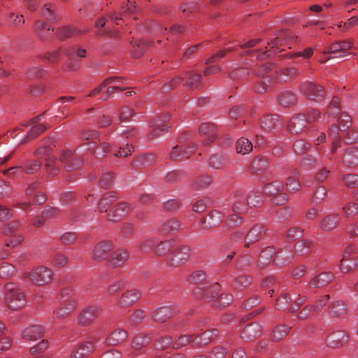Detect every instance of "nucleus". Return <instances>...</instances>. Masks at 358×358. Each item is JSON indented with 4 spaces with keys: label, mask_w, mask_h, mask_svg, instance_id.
<instances>
[{
    "label": "nucleus",
    "mask_w": 358,
    "mask_h": 358,
    "mask_svg": "<svg viewBox=\"0 0 358 358\" xmlns=\"http://www.w3.org/2000/svg\"><path fill=\"white\" fill-rule=\"evenodd\" d=\"M5 303L10 310H15L22 307V290L20 285L8 282L5 286Z\"/></svg>",
    "instance_id": "f257e3e1"
},
{
    "label": "nucleus",
    "mask_w": 358,
    "mask_h": 358,
    "mask_svg": "<svg viewBox=\"0 0 358 358\" xmlns=\"http://www.w3.org/2000/svg\"><path fill=\"white\" fill-rule=\"evenodd\" d=\"M24 277L29 278L31 282L38 286H43L51 281L53 273L50 268L40 266L30 272H24Z\"/></svg>",
    "instance_id": "f03ea898"
},
{
    "label": "nucleus",
    "mask_w": 358,
    "mask_h": 358,
    "mask_svg": "<svg viewBox=\"0 0 358 358\" xmlns=\"http://www.w3.org/2000/svg\"><path fill=\"white\" fill-rule=\"evenodd\" d=\"M277 72L272 67L271 64H266L265 66H259L253 70V73L262 80L259 81L258 85L255 88L257 93H263L268 88V83H270L273 79V73Z\"/></svg>",
    "instance_id": "7ed1b4c3"
},
{
    "label": "nucleus",
    "mask_w": 358,
    "mask_h": 358,
    "mask_svg": "<svg viewBox=\"0 0 358 358\" xmlns=\"http://www.w3.org/2000/svg\"><path fill=\"white\" fill-rule=\"evenodd\" d=\"M190 249L186 245H173L171 252L166 258L167 262L172 266H179L185 263L189 256Z\"/></svg>",
    "instance_id": "20e7f679"
},
{
    "label": "nucleus",
    "mask_w": 358,
    "mask_h": 358,
    "mask_svg": "<svg viewBox=\"0 0 358 358\" xmlns=\"http://www.w3.org/2000/svg\"><path fill=\"white\" fill-rule=\"evenodd\" d=\"M72 290L71 289H66L63 290L61 293L62 301L60 303V306L57 311L53 310V313H56L58 318H64L70 314L76 308L77 304V300L74 297H70L65 299Z\"/></svg>",
    "instance_id": "39448f33"
},
{
    "label": "nucleus",
    "mask_w": 358,
    "mask_h": 358,
    "mask_svg": "<svg viewBox=\"0 0 358 358\" xmlns=\"http://www.w3.org/2000/svg\"><path fill=\"white\" fill-rule=\"evenodd\" d=\"M284 185L279 181H274L265 186V194L270 196H274V203L282 205L288 200L287 194L282 192Z\"/></svg>",
    "instance_id": "423d86ee"
},
{
    "label": "nucleus",
    "mask_w": 358,
    "mask_h": 358,
    "mask_svg": "<svg viewBox=\"0 0 358 358\" xmlns=\"http://www.w3.org/2000/svg\"><path fill=\"white\" fill-rule=\"evenodd\" d=\"M300 91L308 99L319 101L324 95V89L322 86L310 81L303 83L300 87Z\"/></svg>",
    "instance_id": "0eeeda50"
},
{
    "label": "nucleus",
    "mask_w": 358,
    "mask_h": 358,
    "mask_svg": "<svg viewBox=\"0 0 358 358\" xmlns=\"http://www.w3.org/2000/svg\"><path fill=\"white\" fill-rule=\"evenodd\" d=\"M4 234L10 236V239L6 243V246L15 248L21 243V229L20 222L13 221L7 224Z\"/></svg>",
    "instance_id": "6e6552de"
},
{
    "label": "nucleus",
    "mask_w": 358,
    "mask_h": 358,
    "mask_svg": "<svg viewBox=\"0 0 358 358\" xmlns=\"http://www.w3.org/2000/svg\"><path fill=\"white\" fill-rule=\"evenodd\" d=\"M220 290V285L219 283L215 282L213 284H210L206 282L197 287L194 289V294L195 295H201L206 301L209 299L214 298L218 294Z\"/></svg>",
    "instance_id": "1a4fd4ad"
},
{
    "label": "nucleus",
    "mask_w": 358,
    "mask_h": 358,
    "mask_svg": "<svg viewBox=\"0 0 358 358\" xmlns=\"http://www.w3.org/2000/svg\"><path fill=\"white\" fill-rule=\"evenodd\" d=\"M38 184L36 182H34L31 184L27 189V196L29 198L28 203L24 201V210L29 206L31 201H32L36 205H40L45 202L46 196L40 190L37 189Z\"/></svg>",
    "instance_id": "9d476101"
},
{
    "label": "nucleus",
    "mask_w": 358,
    "mask_h": 358,
    "mask_svg": "<svg viewBox=\"0 0 358 358\" xmlns=\"http://www.w3.org/2000/svg\"><path fill=\"white\" fill-rule=\"evenodd\" d=\"M61 161L64 164L65 169L68 171H73L78 169L82 164V160L71 150L63 151L61 156Z\"/></svg>",
    "instance_id": "9b49d317"
},
{
    "label": "nucleus",
    "mask_w": 358,
    "mask_h": 358,
    "mask_svg": "<svg viewBox=\"0 0 358 358\" xmlns=\"http://www.w3.org/2000/svg\"><path fill=\"white\" fill-rule=\"evenodd\" d=\"M169 120V115L164 114L157 117L153 120L151 126L155 127L152 131L149 134V138L152 139L155 137L159 136L164 132L168 131L169 127L166 124Z\"/></svg>",
    "instance_id": "f8f14e48"
},
{
    "label": "nucleus",
    "mask_w": 358,
    "mask_h": 358,
    "mask_svg": "<svg viewBox=\"0 0 358 358\" xmlns=\"http://www.w3.org/2000/svg\"><path fill=\"white\" fill-rule=\"evenodd\" d=\"M131 209V206L127 203H119L110 210L108 215V219L111 222H117L129 213Z\"/></svg>",
    "instance_id": "ddd939ff"
},
{
    "label": "nucleus",
    "mask_w": 358,
    "mask_h": 358,
    "mask_svg": "<svg viewBox=\"0 0 358 358\" xmlns=\"http://www.w3.org/2000/svg\"><path fill=\"white\" fill-rule=\"evenodd\" d=\"M138 9L135 2L128 0L127 3L121 7V10L118 13L114 12L110 15V18L117 24H120V22L124 21L126 15L135 13Z\"/></svg>",
    "instance_id": "4468645a"
},
{
    "label": "nucleus",
    "mask_w": 358,
    "mask_h": 358,
    "mask_svg": "<svg viewBox=\"0 0 358 358\" xmlns=\"http://www.w3.org/2000/svg\"><path fill=\"white\" fill-rule=\"evenodd\" d=\"M195 148L196 145L193 143L185 148L179 145L174 146L170 153V157L173 160L187 159L194 153Z\"/></svg>",
    "instance_id": "2eb2a0df"
},
{
    "label": "nucleus",
    "mask_w": 358,
    "mask_h": 358,
    "mask_svg": "<svg viewBox=\"0 0 358 358\" xmlns=\"http://www.w3.org/2000/svg\"><path fill=\"white\" fill-rule=\"evenodd\" d=\"M264 234L265 229L263 225H255L249 230L245 237V247L248 248L250 245L258 241Z\"/></svg>",
    "instance_id": "dca6fc26"
},
{
    "label": "nucleus",
    "mask_w": 358,
    "mask_h": 358,
    "mask_svg": "<svg viewBox=\"0 0 358 358\" xmlns=\"http://www.w3.org/2000/svg\"><path fill=\"white\" fill-rule=\"evenodd\" d=\"M113 248L110 241H102L97 244L94 250L93 258L96 261H102L106 259L108 253Z\"/></svg>",
    "instance_id": "f3484780"
},
{
    "label": "nucleus",
    "mask_w": 358,
    "mask_h": 358,
    "mask_svg": "<svg viewBox=\"0 0 358 358\" xmlns=\"http://www.w3.org/2000/svg\"><path fill=\"white\" fill-rule=\"evenodd\" d=\"M38 120L39 117H36L33 119L31 124L26 126L29 130L27 136L24 138V143L35 138L47 129L44 124L38 123Z\"/></svg>",
    "instance_id": "a211bd4d"
},
{
    "label": "nucleus",
    "mask_w": 358,
    "mask_h": 358,
    "mask_svg": "<svg viewBox=\"0 0 358 358\" xmlns=\"http://www.w3.org/2000/svg\"><path fill=\"white\" fill-rule=\"evenodd\" d=\"M349 340V335L344 331L333 332L327 337V344L331 348H336L345 344Z\"/></svg>",
    "instance_id": "6ab92c4d"
},
{
    "label": "nucleus",
    "mask_w": 358,
    "mask_h": 358,
    "mask_svg": "<svg viewBox=\"0 0 358 358\" xmlns=\"http://www.w3.org/2000/svg\"><path fill=\"white\" fill-rule=\"evenodd\" d=\"M50 150V148H49V147L48 148H47V147L41 148L38 151V155H42V154L47 155V158H45L46 171L49 175L55 176L59 171V165L57 164V162H56L55 157L51 156L48 154Z\"/></svg>",
    "instance_id": "aec40b11"
},
{
    "label": "nucleus",
    "mask_w": 358,
    "mask_h": 358,
    "mask_svg": "<svg viewBox=\"0 0 358 358\" xmlns=\"http://www.w3.org/2000/svg\"><path fill=\"white\" fill-rule=\"evenodd\" d=\"M340 220L341 217L339 214H328L321 220L320 227L324 231H332L338 227Z\"/></svg>",
    "instance_id": "412c9836"
},
{
    "label": "nucleus",
    "mask_w": 358,
    "mask_h": 358,
    "mask_svg": "<svg viewBox=\"0 0 358 358\" xmlns=\"http://www.w3.org/2000/svg\"><path fill=\"white\" fill-rule=\"evenodd\" d=\"M352 48V43L350 41H340L329 45L323 51L324 54L345 53Z\"/></svg>",
    "instance_id": "4be33fe9"
},
{
    "label": "nucleus",
    "mask_w": 358,
    "mask_h": 358,
    "mask_svg": "<svg viewBox=\"0 0 358 358\" xmlns=\"http://www.w3.org/2000/svg\"><path fill=\"white\" fill-rule=\"evenodd\" d=\"M234 198L236 201L233 206V211L237 214L245 213L250 206L248 203H245L247 199L244 192L241 190H237L234 194Z\"/></svg>",
    "instance_id": "5701e85b"
},
{
    "label": "nucleus",
    "mask_w": 358,
    "mask_h": 358,
    "mask_svg": "<svg viewBox=\"0 0 358 358\" xmlns=\"http://www.w3.org/2000/svg\"><path fill=\"white\" fill-rule=\"evenodd\" d=\"M99 313V308L90 306L83 311L78 317V322L82 326L89 324L95 318Z\"/></svg>",
    "instance_id": "b1692460"
},
{
    "label": "nucleus",
    "mask_w": 358,
    "mask_h": 358,
    "mask_svg": "<svg viewBox=\"0 0 358 358\" xmlns=\"http://www.w3.org/2000/svg\"><path fill=\"white\" fill-rule=\"evenodd\" d=\"M306 124V115L303 114H298L290 120L288 124V128L292 133L297 134L304 129Z\"/></svg>",
    "instance_id": "393cba45"
},
{
    "label": "nucleus",
    "mask_w": 358,
    "mask_h": 358,
    "mask_svg": "<svg viewBox=\"0 0 358 358\" xmlns=\"http://www.w3.org/2000/svg\"><path fill=\"white\" fill-rule=\"evenodd\" d=\"M141 297L139 291L135 289H129L125 292L119 301V304L122 307H127L133 305Z\"/></svg>",
    "instance_id": "a878e982"
},
{
    "label": "nucleus",
    "mask_w": 358,
    "mask_h": 358,
    "mask_svg": "<svg viewBox=\"0 0 358 358\" xmlns=\"http://www.w3.org/2000/svg\"><path fill=\"white\" fill-rule=\"evenodd\" d=\"M94 341H87L81 343L72 352V358H81L94 350Z\"/></svg>",
    "instance_id": "bb28decb"
},
{
    "label": "nucleus",
    "mask_w": 358,
    "mask_h": 358,
    "mask_svg": "<svg viewBox=\"0 0 358 358\" xmlns=\"http://www.w3.org/2000/svg\"><path fill=\"white\" fill-rule=\"evenodd\" d=\"M293 254L290 249H281L277 252L273 264L278 266H283L292 262Z\"/></svg>",
    "instance_id": "cd10ccee"
},
{
    "label": "nucleus",
    "mask_w": 358,
    "mask_h": 358,
    "mask_svg": "<svg viewBox=\"0 0 358 358\" xmlns=\"http://www.w3.org/2000/svg\"><path fill=\"white\" fill-rule=\"evenodd\" d=\"M260 126L266 131H271L280 126L279 117L277 115H264L260 120Z\"/></svg>",
    "instance_id": "c85d7f7f"
},
{
    "label": "nucleus",
    "mask_w": 358,
    "mask_h": 358,
    "mask_svg": "<svg viewBox=\"0 0 358 358\" xmlns=\"http://www.w3.org/2000/svg\"><path fill=\"white\" fill-rule=\"evenodd\" d=\"M261 331L262 328L259 324L256 323L249 324L244 327L241 333V338L246 341H250L258 336Z\"/></svg>",
    "instance_id": "c756f323"
},
{
    "label": "nucleus",
    "mask_w": 358,
    "mask_h": 358,
    "mask_svg": "<svg viewBox=\"0 0 358 358\" xmlns=\"http://www.w3.org/2000/svg\"><path fill=\"white\" fill-rule=\"evenodd\" d=\"M334 274L330 272H324L314 277L310 281V286L312 288H318L327 285L334 278Z\"/></svg>",
    "instance_id": "7c9ffc66"
},
{
    "label": "nucleus",
    "mask_w": 358,
    "mask_h": 358,
    "mask_svg": "<svg viewBox=\"0 0 358 358\" xmlns=\"http://www.w3.org/2000/svg\"><path fill=\"white\" fill-rule=\"evenodd\" d=\"M89 31V29H78L74 27H64L60 28L58 30L57 34L58 37L61 40H64L67 38H70L71 36H78L80 34H85Z\"/></svg>",
    "instance_id": "2f4dec72"
},
{
    "label": "nucleus",
    "mask_w": 358,
    "mask_h": 358,
    "mask_svg": "<svg viewBox=\"0 0 358 358\" xmlns=\"http://www.w3.org/2000/svg\"><path fill=\"white\" fill-rule=\"evenodd\" d=\"M44 334L43 329L38 325H32L24 329V340L36 341Z\"/></svg>",
    "instance_id": "473e14b6"
},
{
    "label": "nucleus",
    "mask_w": 358,
    "mask_h": 358,
    "mask_svg": "<svg viewBox=\"0 0 358 358\" xmlns=\"http://www.w3.org/2000/svg\"><path fill=\"white\" fill-rule=\"evenodd\" d=\"M217 333L218 331L216 329L206 331L203 332L201 336H195L194 338L192 345L194 346H199L201 345L208 344L217 335Z\"/></svg>",
    "instance_id": "72a5a7b5"
},
{
    "label": "nucleus",
    "mask_w": 358,
    "mask_h": 358,
    "mask_svg": "<svg viewBox=\"0 0 358 358\" xmlns=\"http://www.w3.org/2000/svg\"><path fill=\"white\" fill-rule=\"evenodd\" d=\"M187 78L186 82L183 84L186 87L193 90L198 88L201 83L202 76L200 73L194 71H187L185 73Z\"/></svg>",
    "instance_id": "f704fd0d"
},
{
    "label": "nucleus",
    "mask_w": 358,
    "mask_h": 358,
    "mask_svg": "<svg viewBox=\"0 0 358 358\" xmlns=\"http://www.w3.org/2000/svg\"><path fill=\"white\" fill-rule=\"evenodd\" d=\"M347 306L343 301H335L329 306V315L334 317H339L345 314Z\"/></svg>",
    "instance_id": "c9c22d12"
},
{
    "label": "nucleus",
    "mask_w": 358,
    "mask_h": 358,
    "mask_svg": "<svg viewBox=\"0 0 358 358\" xmlns=\"http://www.w3.org/2000/svg\"><path fill=\"white\" fill-rule=\"evenodd\" d=\"M275 254V250L273 247H268L262 250L258 259L257 266L262 268L269 264Z\"/></svg>",
    "instance_id": "e433bc0d"
},
{
    "label": "nucleus",
    "mask_w": 358,
    "mask_h": 358,
    "mask_svg": "<svg viewBox=\"0 0 358 358\" xmlns=\"http://www.w3.org/2000/svg\"><path fill=\"white\" fill-rule=\"evenodd\" d=\"M292 176H289L286 180V189L290 193H294L297 192L300 187V182L299 180V171L294 169L291 172Z\"/></svg>",
    "instance_id": "4c0bfd02"
},
{
    "label": "nucleus",
    "mask_w": 358,
    "mask_h": 358,
    "mask_svg": "<svg viewBox=\"0 0 358 358\" xmlns=\"http://www.w3.org/2000/svg\"><path fill=\"white\" fill-rule=\"evenodd\" d=\"M343 163L347 166L358 165V148L350 147L345 152L343 158Z\"/></svg>",
    "instance_id": "58836bf2"
},
{
    "label": "nucleus",
    "mask_w": 358,
    "mask_h": 358,
    "mask_svg": "<svg viewBox=\"0 0 358 358\" xmlns=\"http://www.w3.org/2000/svg\"><path fill=\"white\" fill-rule=\"evenodd\" d=\"M117 195L115 192H108L104 194L99 203V211L101 213H106L108 206L115 201Z\"/></svg>",
    "instance_id": "ea45409f"
},
{
    "label": "nucleus",
    "mask_w": 358,
    "mask_h": 358,
    "mask_svg": "<svg viewBox=\"0 0 358 358\" xmlns=\"http://www.w3.org/2000/svg\"><path fill=\"white\" fill-rule=\"evenodd\" d=\"M199 132L202 136H207L206 144H209L215 138V126L212 123H203L199 127Z\"/></svg>",
    "instance_id": "a19ab883"
},
{
    "label": "nucleus",
    "mask_w": 358,
    "mask_h": 358,
    "mask_svg": "<svg viewBox=\"0 0 358 358\" xmlns=\"http://www.w3.org/2000/svg\"><path fill=\"white\" fill-rule=\"evenodd\" d=\"M252 280V278L247 275H240L236 277L231 283V287L234 289L242 290L248 287Z\"/></svg>",
    "instance_id": "79ce46f5"
},
{
    "label": "nucleus",
    "mask_w": 358,
    "mask_h": 358,
    "mask_svg": "<svg viewBox=\"0 0 358 358\" xmlns=\"http://www.w3.org/2000/svg\"><path fill=\"white\" fill-rule=\"evenodd\" d=\"M128 258V252L123 249H120L113 254L110 259V264L113 266H118L125 262Z\"/></svg>",
    "instance_id": "37998d69"
},
{
    "label": "nucleus",
    "mask_w": 358,
    "mask_h": 358,
    "mask_svg": "<svg viewBox=\"0 0 358 358\" xmlns=\"http://www.w3.org/2000/svg\"><path fill=\"white\" fill-rule=\"evenodd\" d=\"M171 310L169 307L164 306L155 310L153 312L152 317L155 322H164L171 315Z\"/></svg>",
    "instance_id": "c03bdc74"
},
{
    "label": "nucleus",
    "mask_w": 358,
    "mask_h": 358,
    "mask_svg": "<svg viewBox=\"0 0 358 358\" xmlns=\"http://www.w3.org/2000/svg\"><path fill=\"white\" fill-rule=\"evenodd\" d=\"M173 244L171 241H161L155 250V254L158 257H162L170 254L173 248Z\"/></svg>",
    "instance_id": "a18cd8bd"
},
{
    "label": "nucleus",
    "mask_w": 358,
    "mask_h": 358,
    "mask_svg": "<svg viewBox=\"0 0 358 358\" xmlns=\"http://www.w3.org/2000/svg\"><path fill=\"white\" fill-rule=\"evenodd\" d=\"M252 144L245 138H240L236 143V150L238 154L246 155L252 151Z\"/></svg>",
    "instance_id": "49530a36"
},
{
    "label": "nucleus",
    "mask_w": 358,
    "mask_h": 358,
    "mask_svg": "<svg viewBox=\"0 0 358 358\" xmlns=\"http://www.w3.org/2000/svg\"><path fill=\"white\" fill-rule=\"evenodd\" d=\"M127 337V332L122 329H117L107 338V343L110 345H115L122 343Z\"/></svg>",
    "instance_id": "de8ad7c7"
},
{
    "label": "nucleus",
    "mask_w": 358,
    "mask_h": 358,
    "mask_svg": "<svg viewBox=\"0 0 358 358\" xmlns=\"http://www.w3.org/2000/svg\"><path fill=\"white\" fill-rule=\"evenodd\" d=\"M155 161V156L153 154H145L140 155L134 160L132 166L134 168H141L150 164Z\"/></svg>",
    "instance_id": "09e8293b"
},
{
    "label": "nucleus",
    "mask_w": 358,
    "mask_h": 358,
    "mask_svg": "<svg viewBox=\"0 0 358 358\" xmlns=\"http://www.w3.org/2000/svg\"><path fill=\"white\" fill-rule=\"evenodd\" d=\"M313 243L310 240L303 239L297 241L295 244V251L297 254L303 255L310 252Z\"/></svg>",
    "instance_id": "8fccbe9b"
},
{
    "label": "nucleus",
    "mask_w": 358,
    "mask_h": 358,
    "mask_svg": "<svg viewBox=\"0 0 358 358\" xmlns=\"http://www.w3.org/2000/svg\"><path fill=\"white\" fill-rule=\"evenodd\" d=\"M11 345L10 338L6 335V327L0 322V352L6 350Z\"/></svg>",
    "instance_id": "3c124183"
},
{
    "label": "nucleus",
    "mask_w": 358,
    "mask_h": 358,
    "mask_svg": "<svg viewBox=\"0 0 358 358\" xmlns=\"http://www.w3.org/2000/svg\"><path fill=\"white\" fill-rule=\"evenodd\" d=\"M290 38L289 32L287 31H280L277 36L272 41L267 43L271 46V49L278 48V46L282 45V41H286Z\"/></svg>",
    "instance_id": "603ef678"
},
{
    "label": "nucleus",
    "mask_w": 358,
    "mask_h": 358,
    "mask_svg": "<svg viewBox=\"0 0 358 358\" xmlns=\"http://www.w3.org/2000/svg\"><path fill=\"white\" fill-rule=\"evenodd\" d=\"M279 103L285 107L293 106L296 103L295 96L289 92H284L278 98Z\"/></svg>",
    "instance_id": "864d4df0"
},
{
    "label": "nucleus",
    "mask_w": 358,
    "mask_h": 358,
    "mask_svg": "<svg viewBox=\"0 0 358 358\" xmlns=\"http://www.w3.org/2000/svg\"><path fill=\"white\" fill-rule=\"evenodd\" d=\"M291 327L285 325L280 324L275 328L272 333V339L274 341H278L282 339L287 336Z\"/></svg>",
    "instance_id": "5fc2aeb1"
},
{
    "label": "nucleus",
    "mask_w": 358,
    "mask_h": 358,
    "mask_svg": "<svg viewBox=\"0 0 358 358\" xmlns=\"http://www.w3.org/2000/svg\"><path fill=\"white\" fill-rule=\"evenodd\" d=\"M227 164L226 158L220 155H215L210 157L209 165L216 169H221Z\"/></svg>",
    "instance_id": "6e6d98bb"
},
{
    "label": "nucleus",
    "mask_w": 358,
    "mask_h": 358,
    "mask_svg": "<svg viewBox=\"0 0 358 358\" xmlns=\"http://www.w3.org/2000/svg\"><path fill=\"white\" fill-rule=\"evenodd\" d=\"M262 195L259 192H251L247 196L248 205L250 207H255L262 202Z\"/></svg>",
    "instance_id": "4d7b16f0"
},
{
    "label": "nucleus",
    "mask_w": 358,
    "mask_h": 358,
    "mask_svg": "<svg viewBox=\"0 0 358 358\" xmlns=\"http://www.w3.org/2000/svg\"><path fill=\"white\" fill-rule=\"evenodd\" d=\"M341 111L340 101L338 97L334 96L328 108L327 114L329 116L336 117Z\"/></svg>",
    "instance_id": "13d9d810"
},
{
    "label": "nucleus",
    "mask_w": 358,
    "mask_h": 358,
    "mask_svg": "<svg viewBox=\"0 0 358 358\" xmlns=\"http://www.w3.org/2000/svg\"><path fill=\"white\" fill-rule=\"evenodd\" d=\"M292 298L287 293L282 294L276 299L275 307L278 310H282L287 308V305L292 301Z\"/></svg>",
    "instance_id": "bf43d9fd"
},
{
    "label": "nucleus",
    "mask_w": 358,
    "mask_h": 358,
    "mask_svg": "<svg viewBox=\"0 0 358 358\" xmlns=\"http://www.w3.org/2000/svg\"><path fill=\"white\" fill-rule=\"evenodd\" d=\"M268 166V161L264 157H257L253 160L251 164V169L254 172H259L264 169Z\"/></svg>",
    "instance_id": "052dcab7"
},
{
    "label": "nucleus",
    "mask_w": 358,
    "mask_h": 358,
    "mask_svg": "<svg viewBox=\"0 0 358 358\" xmlns=\"http://www.w3.org/2000/svg\"><path fill=\"white\" fill-rule=\"evenodd\" d=\"M233 300V296L230 294L223 293L216 299L214 302L215 307L220 308L229 305Z\"/></svg>",
    "instance_id": "680f3d73"
},
{
    "label": "nucleus",
    "mask_w": 358,
    "mask_h": 358,
    "mask_svg": "<svg viewBox=\"0 0 358 358\" xmlns=\"http://www.w3.org/2000/svg\"><path fill=\"white\" fill-rule=\"evenodd\" d=\"M150 342V338L143 334L136 336L133 341V348L136 350H140Z\"/></svg>",
    "instance_id": "e2e57ef3"
},
{
    "label": "nucleus",
    "mask_w": 358,
    "mask_h": 358,
    "mask_svg": "<svg viewBox=\"0 0 358 358\" xmlns=\"http://www.w3.org/2000/svg\"><path fill=\"white\" fill-rule=\"evenodd\" d=\"M299 74V72L296 69L294 68H286L283 69L280 71V81H287V79L294 78Z\"/></svg>",
    "instance_id": "0e129e2a"
},
{
    "label": "nucleus",
    "mask_w": 358,
    "mask_h": 358,
    "mask_svg": "<svg viewBox=\"0 0 358 358\" xmlns=\"http://www.w3.org/2000/svg\"><path fill=\"white\" fill-rule=\"evenodd\" d=\"M14 272L15 268L13 265L6 262L0 264V278H6L13 274Z\"/></svg>",
    "instance_id": "69168bd1"
},
{
    "label": "nucleus",
    "mask_w": 358,
    "mask_h": 358,
    "mask_svg": "<svg viewBox=\"0 0 358 358\" xmlns=\"http://www.w3.org/2000/svg\"><path fill=\"white\" fill-rule=\"evenodd\" d=\"M194 334L192 335H182L180 336L173 343L175 348H179L182 346L187 345L188 343H192L194 338Z\"/></svg>",
    "instance_id": "338daca9"
},
{
    "label": "nucleus",
    "mask_w": 358,
    "mask_h": 358,
    "mask_svg": "<svg viewBox=\"0 0 358 358\" xmlns=\"http://www.w3.org/2000/svg\"><path fill=\"white\" fill-rule=\"evenodd\" d=\"M293 147L294 152L298 154H303L310 149V145L302 139L296 140Z\"/></svg>",
    "instance_id": "774afa93"
}]
</instances>
